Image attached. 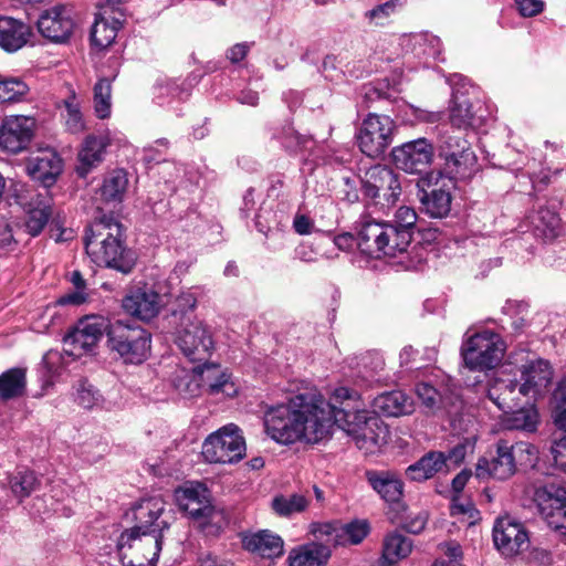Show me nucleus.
Returning <instances> with one entry per match:
<instances>
[{
    "instance_id": "obj_1",
    "label": "nucleus",
    "mask_w": 566,
    "mask_h": 566,
    "mask_svg": "<svg viewBox=\"0 0 566 566\" xmlns=\"http://www.w3.org/2000/svg\"><path fill=\"white\" fill-rule=\"evenodd\" d=\"M266 434L281 444L317 443L331 434L333 428L332 399L304 392L290 398L287 403L269 407L264 412Z\"/></svg>"
},
{
    "instance_id": "obj_2",
    "label": "nucleus",
    "mask_w": 566,
    "mask_h": 566,
    "mask_svg": "<svg viewBox=\"0 0 566 566\" xmlns=\"http://www.w3.org/2000/svg\"><path fill=\"white\" fill-rule=\"evenodd\" d=\"M333 426H338L366 454L377 452L388 440V427L365 409L360 395L347 387L335 388L331 395Z\"/></svg>"
},
{
    "instance_id": "obj_3",
    "label": "nucleus",
    "mask_w": 566,
    "mask_h": 566,
    "mask_svg": "<svg viewBox=\"0 0 566 566\" xmlns=\"http://www.w3.org/2000/svg\"><path fill=\"white\" fill-rule=\"evenodd\" d=\"M164 513L165 502L160 496L145 499L133 507L135 525L120 534L118 545L122 551L128 546L134 552L147 547L148 552L143 555L124 552V566H155L161 551V532L169 526Z\"/></svg>"
},
{
    "instance_id": "obj_4",
    "label": "nucleus",
    "mask_w": 566,
    "mask_h": 566,
    "mask_svg": "<svg viewBox=\"0 0 566 566\" xmlns=\"http://www.w3.org/2000/svg\"><path fill=\"white\" fill-rule=\"evenodd\" d=\"M416 222V211L406 206L396 211L391 222L364 220L360 227V251L371 258L381 254L396 256L407 251Z\"/></svg>"
},
{
    "instance_id": "obj_5",
    "label": "nucleus",
    "mask_w": 566,
    "mask_h": 566,
    "mask_svg": "<svg viewBox=\"0 0 566 566\" xmlns=\"http://www.w3.org/2000/svg\"><path fill=\"white\" fill-rule=\"evenodd\" d=\"M122 226L113 218L104 216L93 222L86 230L84 244L87 255L97 265L115 269L124 274L129 273L135 259L122 242Z\"/></svg>"
},
{
    "instance_id": "obj_6",
    "label": "nucleus",
    "mask_w": 566,
    "mask_h": 566,
    "mask_svg": "<svg viewBox=\"0 0 566 566\" xmlns=\"http://www.w3.org/2000/svg\"><path fill=\"white\" fill-rule=\"evenodd\" d=\"M537 455V448L530 442L520 441L510 444L506 440H499L495 457L491 460L480 459L476 463L475 474L481 479L492 476L497 480H506L516 472L517 464L533 465Z\"/></svg>"
},
{
    "instance_id": "obj_7",
    "label": "nucleus",
    "mask_w": 566,
    "mask_h": 566,
    "mask_svg": "<svg viewBox=\"0 0 566 566\" xmlns=\"http://www.w3.org/2000/svg\"><path fill=\"white\" fill-rule=\"evenodd\" d=\"M107 346L125 364L140 365L150 356L151 335L139 325L118 319L107 333Z\"/></svg>"
},
{
    "instance_id": "obj_8",
    "label": "nucleus",
    "mask_w": 566,
    "mask_h": 566,
    "mask_svg": "<svg viewBox=\"0 0 566 566\" xmlns=\"http://www.w3.org/2000/svg\"><path fill=\"white\" fill-rule=\"evenodd\" d=\"M179 509L200 528L219 531L227 524L222 510L211 503L210 493L202 483H191L176 492Z\"/></svg>"
},
{
    "instance_id": "obj_9",
    "label": "nucleus",
    "mask_w": 566,
    "mask_h": 566,
    "mask_svg": "<svg viewBox=\"0 0 566 566\" xmlns=\"http://www.w3.org/2000/svg\"><path fill=\"white\" fill-rule=\"evenodd\" d=\"M506 346L502 337L489 329L469 336L461 346L465 366L471 370L492 369L502 360Z\"/></svg>"
},
{
    "instance_id": "obj_10",
    "label": "nucleus",
    "mask_w": 566,
    "mask_h": 566,
    "mask_svg": "<svg viewBox=\"0 0 566 566\" xmlns=\"http://www.w3.org/2000/svg\"><path fill=\"white\" fill-rule=\"evenodd\" d=\"M202 455L210 463H234L245 455L241 429L229 423L211 433L202 444Z\"/></svg>"
},
{
    "instance_id": "obj_11",
    "label": "nucleus",
    "mask_w": 566,
    "mask_h": 566,
    "mask_svg": "<svg viewBox=\"0 0 566 566\" xmlns=\"http://www.w3.org/2000/svg\"><path fill=\"white\" fill-rule=\"evenodd\" d=\"M361 190L374 205L388 208L398 200L401 186L398 175L389 167L375 165L368 168L361 177Z\"/></svg>"
},
{
    "instance_id": "obj_12",
    "label": "nucleus",
    "mask_w": 566,
    "mask_h": 566,
    "mask_svg": "<svg viewBox=\"0 0 566 566\" xmlns=\"http://www.w3.org/2000/svg\"><path fill=\"white\" fill-rule=\"evenodd\" d=\"M112 327L113 323L102 315H87L81 318L75 328L64 337V352L73 357L92 352Z\"/></svg>"
},
{
    "instance_id": "obj_13",
    "label": "nucleus",
    "mask_w": 566,
    "mask_h": 566,
    "mask_svg": "<svg viewBox=\"0 0 566 566\" xmlns=\"http://www.w3.org/2000/svg\"><path fill=\"white\" fill-rule=\"evenodd\" d=\"M17 203L25 210L24 228L31 237L39 235L52 216V199L48 191L35 192L22 184L13 185Z\"/></svg>"
},
{
    "instance_id": "obj_14",
    "label": "nucleus",
    "mask_w": 566,
    "mask_h": 566,
    "mask_svg": "<svg viewBox=\"0 0 566 566\" xmlns=\"http://www.w3.org/2000/svg\"><path fill=\"white\" fill-rule=\"evenodd\" d=\"M395 123L387 115L369 114L361 123L357 143L361 153L376 158L392 143Z\"/></svg>"
},
{
    "instance_id": "obj_15",
    "label": "nucleus",
    "mask_w": 566,
    "mask_h": 566,
    "mask_svg": "<svg viewBox=\"0 0 566 566\" xmlns=\"http://www.w3.org/2000/svg\"><path fill=\"white\" fill-rule=\"evenodd\" d=\"M176 343L191 361H205L214 348L209 326L198 319H188L177 332Z\"/></svg>"
},
{
    "instance_id": "obj_16",
    "label": "nucleus",
    "mask_w": 566,
    "mask_h": 566,
    "mask_svg": "<svg viewBox=\"0 0 566 566\" xmlns=\"http://www.w3.org/2000/svg\"><path fill=\"white\" fill-rule=\"evenodd\" d=\"M534 502L548 526L566 533V490L555 484L538 486L534 492Z\"/></svg>"
},
{
    "instance_id": "obj_17",
    "label": "nucleus",
    "mask_w": 566,
    "mask_h": 566,
    "mask_svg": "<svg viewBox=\"0 0 566 566\" xmlns=\"http://www.w3.org/2000/svg\"><path fill=\"white\" fill-rule=\"evenodd\" d=\"M493 543L502 556L510 558L528 548L530 537L522 523L511 516H501L493 526Z\"/></svg>"
},
{
    "instance_id": "obj_18",
    "label": "nucleus",
    "mask_w": 566,
    "mask_h": 566,
    "mask_svg": "<svg viewBox=\"0 0 566 566\" xmlns=\"http://www.w3.org/2000/svg\"><path fill=\"white\" fill-rule=\"evenodd\" d=\"M35 128V119L15 115L7 117L0 128V148L12 154L20 153L30 144Z\"/></svg>"
},
{
    "instance_id": "obj_19",
    "label": "nucleus",
    "mask_w": 566,
    "mask_h": 566,
    "mask_svg": "<svg viewBox=\"0 0 566 566\" xmlns=\"http://www.w3.org/2000/svg\"><path fill=\"white\" fill-rule=\"evenodd\" d=\"M396 166L407 172H422L431 164L433 147L426 138L405 143L392 149Z\"/></svg>"
},
{
    "instance_id": "obj_20",
    "label": "nucleus",
    "mask_w": 566,
    "mask_h": 566,
    "mask_svg": "<svg viewBox=\"0 0 566 566\" xmlns=\"http://www.w3.org/2000/svg\"><path fill=\"white\" fill-rule=\"evenodd\" d=\"M38 30L52 42H65L74 30L72 9L56 4L45 10L38 20Z\"/></svg>"
},
{
    "instance_id": "obj_21",
    "label": "nucleus",
    "mask_w": 566,
    "mask_h": 566,
    "mask_svg": "<svg viewBox=\"0 0 566 566\" xmlns=\"http://www.w3.org/2000/svg\"><path fill=\"white\" fill-rule=\"evenodd\" d=\"M474 88L472 85L467 87L462 84L461 87H454L452 99L449 107V120L453 127L459 129H467L473 127L478 123L476 104L479 101L472 96Z\"/></svg>"
},
{
    "instance_id": "obj_22",
    "label": "nucleus",
    "mask_w": 566,
    "mask_h": 566,
    "mask_svg": "<svg viewBox=\"0 0 566 566\" xmlns=\"http://www.w3.org/2000/svg\"><path fill=\"white\" fill-rule=\"evenodd\" d=\"M553 379V369L548 361L537 359L523 366L522 380L523 384L518 387V392L522 396L538 398L543 396Z\"/></svg>"
},
{
    "instance_id": "obj_23",
    "label": "nucleus",
    "mask_w": 566,
    "mask_h": 566,
    "mask_svg": "<svg viewBox=\"0 0 566 566\" xmlns=\"http://www.w3.org/2000/svg\"><path fill=\"white\" fill-rule=\"evenodd\" d=\"M27 171L33 180L48 188L61 174L62 160L54 150L43 149L28 159Z\"/></svg>"
},
{
    "instance_id": "obj_24",
    "label": "nucleus",
    "mask_w": 566,
    "mask_h": 566,
    "mask_svg": "<svg viewBox=\"0 0 566 566\" xmlns=\"http://www.w3.org/2000/svg\"><path fill=\"white\" fill-rule=\"evenodd\" d=\"M123 308L126 313L142 321L155 317L160 308V296L151 289H136L123 298Z\"/></svg>"
},
{
    "instance_id": "obj_25",
    "label": "nucleus",
    "mask_w": 566,
    "mask_h": 566,
    "mask_svg": "<svg viewBox=\"0 0 566 566\" xmlns=\"http://www.w3.org/2000/svg\"><path fill=\"white\" fill-rule=\"evenodd\" d=\"M64 96L57 103L61 120L69 133L81 134L86 130L82 98L70 84L64 86Z\"/></svg>"
},
{
    "instance_id": "obj_26",
    "label": "nucleus",
    "mask_w": 566,
    "mask_h": 566,
    "mask_svg": "<svg viewBox=\"0 0 566 566\" xmlns=\"http://www.w3.org/2000/svg\"><path fill=\"white\" fill-rule=\"evenodd\" d=\"M242 545L248 552L262 558H276L283 554V539L269 530H262L242 535Z\"/></svg>"
},
{
    "instance_id": "obj_27",
    "label": "nucleus",
    "mask_w": 566,
    "mask_h": 566,
    "mask_svg": "<svg viewBox=\"0 0 566 566\" xmlns=\"http://www.w3.org/2000/svg\"><path fill=\"white\" fill-rule=\"evenodd\" d=\"M202 390H207L210 395L222 394L227 397H233L238 389L231 380V376L221 368L220 365L209 363L197 366Z\"/></svg>"
},
{
    "instance_id": "obj_28",
    "label": "nucleus",
    "mask_w": 566,
    "mask_h": 566,
    "mask_svg": "<svg viewBox=\"0 0 566 566\" xmlns=\"http://www.w3.org/2000/svg\"><path fill=\"white\" fill-rule=\"evenodd\" d=\"M109 12L107 8L99 9L92 27L91 41L98 49H105L114 42L117 31L124 22L122 13L117 12V15H112Z\"/></svg>"
},
{
    "instance_id": "obj_29",
    "label": "nucleus",
    "mask_w": 566,
    "mask_h": 566,
    "mask_svg": "<svg viewBox=\"0 0 566 566\" xmlns=\"http://www.w3.org/2000/svg\"><path fill=\"white\" fill-rule=\"evenodd\" d=\"M396 41L401 52L417 57H437L441 52L440 39L428 32L401 34Z\"/></svg>"
},
{
    "instance_id": "obj_30",
    "label": "nucleus",
    "mask_w": 566,
    "mask_h": 566,
    "mask_svg": "<svg viewBox=\"0 0 566 566\" xmlns=\"http://www.w3.org/2000/svg\"><path fill=\"white\" fill-rule=\"evenodd\" d=\"M32 34L30 25L12 17H0V46L8 52L23 48Z\"/></svg>"
},
{
    "instance_id": "obj_31",
    "label": "nucleus",
    "mask_w": 566,
    "mask_h": 566,
    "mask_svg": "<svg viewBox=\"0 0 566 566\" xmlns=\"http://www.w3.org/2000/svg\"><path fill=\"white\" fill-rule=\"evenodd\" d=\"M518 385L515 379L509 376H500L493 379L488 389V396L499 409L505 411L513 409L522 396L518 392Z\"/></svg>"
},
{
    "instance_id": "obj_32",
    "label": "nucleus",
    "mask_w": 566,
    "mask_h": 566,
    "mask_svg": "<svg viewBox=\"0 0 566 566\" xmlns=\"http://www.w3.org/2000/svg\"><path fill=\"white\" fill-rule=\"evenodd\" d=\"M367 480L380 497L388 503H397L403 494V483L392 472L368 471Z\"/></svg>"
},
{
    "instance_id": "obj_33",
    "label": "nucleus",
    "mask_w": 566,
    "mask_h": 566,
    "mask_svg": "<svg viewBox=\"0 0 566 566\" xmlns=\"http://www.w3.org/2000/svg\"><path fill=\"white\" fill-rule=\"evenodd\" d=\"M374 412L388 417H399L411 413L415 409L413 400L401 390L384 392L373 400Z\"/></svg>"
},
{
    "instance_id": "obj_34",
    "label": "nucleus",
    "mask_w": 566,
    "mask_h": 566,
    "mask_svg": "<svg viewBox=\"0 0 566 566\" xmlns=\"http://www.w3.org/2000/svg\"><path fill=\"white\" fill-rule=\"evenodd\" d=\"M460 148L458 155L442 159L443 171L450 179L470 178L476 168V156L470 143H463Z\"/></svg>"
},
{
    "instance_id": "obj_35",
    "label": "nucleus",
    "mask_w": 566,
    "mask_h": 566,
    "mask_svg": "<svg viewBox=\"0 0 566 566\" xmlns=\"http://www.w3.org/2000/svg\"><path fill=\"white\" fill-rule=\"evenodd\" d=\"M331 557V549L321 543H308L293 548L287 557L289 566H324Z\"/></svg>"
},
{
    "instance_id": "obj_36",
    "label": "nucleus",
    "mask_w": 566,
    "mask_h": 566,
    "mask_svg": "<svg viewBox=\"0 0 566 566\" xmlns=\"http://www.w3.org/2000/svg\"><path fill=\"white\" fill-rule=\"evenodd\" d=\"M107 142L104 137L87 136L78 151L77 174L85 177L90 170L102 163Z\"/></svg>"
},
{
    "instance_id": "obj_37",
    "label": "nucleus",
    "mask_w": 566,
    "mask_h": 566,
    "mask_svg": "<svg viewBox=\"0 0 566 566\" xmlns=\"http://www.w3.org/2000/svg\"><path fill=\"white\" fill-rule=\"evenodd\" d=\"M446 465L447 458L442 452H429L409 465L406 469V475L411 481L422 482L441 472Z\"/></svg>"
},
{
    "instance_id": "obj_38",
    "label": "nucleus",
    "mask_w": 566,
    "mask_h": 566,
    "mask_svg": "<svg viewBox=\"0 0 566 566\" xmlns=\"http://www.w3.org/2000/svg\"><path fill=\"white\" fill-rule=\"evenodd\" d=\"M528 219L535 237H539L543 240H553L560 233V219L548 207H539Z\"/></svg>"
},
{
    "instance_id": "obj_39",
    "label": "nucleus",
    "mask_w": 566,
    "mask_h": 566,
    "mask_svg": "<svg viewBox=\"0 0 566 566\" xmlns=\"http://www.w3.org/2000/svg\"><path fill=\"white\" fill-rule=\"evenodd\" d=\"M501 416L500 424L506 430H522L533 432L536 430L539 418L533 406L523 407L515 411L505 410Z\"/></svg>"
},
{
    "instance_id": "obj_40",
    "label": "nucleus",
    "mask_w": 566,
    "mask_h": 566,
    "mask_svg": "<svg viewBox=\"0 0 566 566\" xmlns=\"http://www.w3.org/2000/svg\"><path fill=\"white\" fill-rule=\"evenodd\" d=\"M411 551L412 541L398 532H392L384 538L381 555L382 565H394L408 557Z\"/></svg>"
},
{
    "instance_id": "obj_41",
    "label": "nucleus",
    "mask_w": 566,
    "mask_h": 566,
    "mask_svg": "<svg viewBox=\"0 0 566 566\" xmlns=\"http://www.w3.org/2000/svg\"><path fill=\"white\" fill-rule=\"evenodd\" d=\"M27 387L25 369L11 368L0 375V398L13 399L24 394Z\"/></svg>"
},
{
    "instance_id": "obj_42",
    "label": "nucleus",
    "mask_w": 566,
    "mask_h": 566,
    "mask_svg": "<svg viewBox=\"0 0 566 566\" xmlns=\"http://www.w3.org/2000/svg\"><path fill=\"white\" fill-rule=\"evenodd\" d=\"M368 534V524L364 521H355L328 533L329 542L335 545L359 544Z\"/></svg>"
},
{
    "instance_id": "obj_43",
    "label": "nucleus",
    "mask_w": 566,
    "mask_h": 566,
    "mask_svg": "<svg viewBox=\"0 0 566 566\" xmlns=\"http://www.w3.org/2000/svg\"><path fill=\"white\" fill-rule=\"evenodd\" d=\"M423 210L432 218L446 217L451 208V195L443 189H432L423 192L420 198Z\"/></svg>"
},
{
    "instance_id": "obj_44",
    "label": "nucleus",
    "mask_w": 566,
    "mask_h": 566,
    "mask_svg": "<svg viewBox=\"0 0 566 566\" xmlns=\"http://www.w3.org/2000/svg\"><path fill=\"white\" fill-rule=\"evenodd\" d=\"M308 506V500L301 494L276 495L271 502L274 513L281 517H290L304 512Z\"/></svg>"
},
{
    "instance_id": "obj_45",
    "label": "nucleus",
    "mask_w": 566,
    "mask_h": 566,
    "mask_svg": "<svg viewBox=\"0 0 566 566\" xmlns=\"http://www.w3.org/2000/svg\"><path fill=\"white\" fill-rule=\"evenodd\" d=\"M128 179L123 170H113L105 178L101 188L102 197L106 201H122L126 191Z\"/></svg>"
},
{
    "instance_id": "obj_46",
    "label": "nucleus",
    "mask_w": 566,
    "mask_h": 566,
    "mask_svg": "<svg viewBox=\"0 0 566 566\" xmlns=\"http://www.w3.org/2000/svg\"><path fill=\"white\" fill-rule=\"evenodd\" d=\"M28 92V84L20 77L0 78V104L20 102Z\"/></svg>"
},
{
    "instance_id": "obj_47",
    "label": "nucleus",
    "mask_w": 566,
    "mask_h": 566,
    "mask_svg": "<svg viewBox=\"0 0 566 566\" xmlns=\"http://www.w3.org/2000/svg\"><path fill=\"white\" fill-rule=\"evenodd\" d=\"M9 484L13 495L21 502L38 489L40 481L32 471H19L10 479Z\"/></svg>"
},
{
    "instance_id": "obj_48",
    "label": "nucleus",
    "mask_w": 566,
    "mask_h": 566,
    "mask_svg": "<svg viewBox=\"0 0 566 566\" xmlns=\"http://www.w3.org/2000/svg\"><path fill=\"white\" fill-rule=\"evenodd\" d=\"M111 97V82L106 78L99 80L94 86V112L98 118L105 119L109 117L112 109Z\"/></svg>"
},
{
    "instance_id": "obj_49",
    "label": "nucleus",
    "mask_w": 566,
    "mask_h": 566,
    "mask_svg": "<svg viewBox=\"0 0 566 566\" xmlns=\"http://www.w3.org/2000/svg\"><path fill=\"white\" fill-rule=\"evenodd\" d=\"M463 143H469L461 132L446 130L438 138V156L441 159L455 156L461 153Z\"/></svg>"
},
{
    "instance_id": "obj_50",
    "label": "nucleus",
    "mask_w": 566,
    "mask_h": 566,
    "mask_svg": "<svg viewBox=\"0 0 566 566\" xmlns=\"http://www.w3.org/2000/svg\"><path fill=\"white\" fill-rule=\"evenodd\" d=\"M174 386L178 395L184 399H191L199 396L202 391L201 382L196 368L192 373H182L176 377Z\"/></svg>"
},
{
    "instance_id": "obj_51",
    "label": "nucleus",
    "mask_w": 566,
    "mask_h": 566,
    "mask_svg": "<svg viewBox=\"0 0 566 566\" xmlns=\"http://www.w3.org/2000/svg\"><path fill=\"white\" fill-rule=\"evenodd\" d=\"M415 392L428 412H436L439 408L446 406L444 398L440 391L428 382L417 384Z\"/></svg>"
},
{
    "instance_id": "obj_52",
    "label": "nucleus",
    "mask_w": 566,
    "mask_h": 566,
    "mask_svg": "<svg viewBox=\"0 0 566 566\" xmlns=\"http://www.w3.org/2000/svg\"><path fill=\"white\" fill-rule=\"evenodd\" d=\"M70 282L73 284L75 291L61 296L57 301L61 305L72 304L80 305L87 300L86 282L80 271H73L70 274Z\"/></svg>"
},
{
    "instance_id": "obj_53",
    "label": "nucleus",
    "mask_w": 566,
    "mask_h": 566,
    "mask_svg": "<svg viewBox=\"0 0 566 566\" xmlns=\"http://www.w3.org/2000/svg\"><path fill=\"white\" fill-rule=\"evenodd\" d=\"M102 396L95 387L86 381H80L76 388L75 401L85 409L97 407L102 402Z\"/></svg>"
},
{
    "instance_id": "obj_54",
    "label": "nucleus",
    "mask_w": 566,
    "mask_h": 566,
    "mask_svg": "<svg viewBox=\"0 0 566 566\" xmlns=\"http://www.w3.org/2000/svg\"><path fill=\"white\" fill-rule=\"evenodd\" d=\"M397 3L387 1L366 12V17L376 25H384L388 18L396 11Z\"/></svg>"
},
{
    "instance_id": "obj_55",
    "label": "nucleus",
    "mask_w": 566,
    "mask_h": 566,
    "mask_svg": "<svg viewBox=\"0 0 566 566\" xmlns=\"http://www.w3.org/2000/svg\"><path fill=\"white\" fill-rule=\"evenodd\" d=\"M361 95L366 107H369V104L377 99L389 97V93L386 91V86L381 82L364 85L361 88Z\"/></svg>"
},
{
    "instance_id": "obj_56",
    "label": "nucleus",
    "mask_w": 566,
    "mask_h": 566,
    "mask_svg": "<svg viewBox=\"0 0 566 566\" xmlns=\"http://www.w3.org/2000/svg\"><path fill=\"white\" fill-rule=\"evenodd\" d=\"M515 4L520 14L524 18L535 17L545 8L542 0H515Z\"/></svg>"
},
{
    "instance_id": "obj_57",
    "label": "nucleus",
    "mask_w": 566,
    "mask_h": 566,
    "mask_svg": "<svg viewBox=\"0 0 566 566\" xmlns=\"http://www.w3.org/2000/svg\"><path fill=\"white\" fill-rule=\"evenodd\" d=\"M428 522V514L424 511L418 512L415 515L410 514L405 518L403 527L407 532L419 534L426 527Z\"/></svg>"
},
{
    "instance_id": "obj_58",
    "label": "nucleus",
    "mask_w": 566,
    "mask_h": 566,
    "mask_svg": "<svg viewBox=\"0 0 566 566\" xmlns=\"http://www.w3.org/2000/svg\"><path fill=\"white\" fill-rule=\"evenodd\" d=\"M311 140L298 135L293 128H287L282 140L283 146L289 150L305 148Z\"/></svg>"
},
{
    "instance_id": "obj_59",
    "label": "nucleus",
    "mask_w": 566,
    "mask_h": 566,
    "mask_svg": "<svg viewBox=\"0 0 566 566\" xmlns=\"http://www.w3.org/2000/svg\"><path fill=\"white\" fill-rule=\"evenodd\" d=\"M551 451L555 464L566 473V433L554 441Z\"/></svg>"
},
{
    "instance_id": "obj_60",
    "label": "nucleus",
    "mask_w": 566,
    "mask_h": 566,
    "mask_svg": "<svg viewBox=\"0 0 566 566\" xmlns=\"http://www.w3.org/2000/svg\"><path fill=\"white\" fill-rule=\"evenodd\" d=\"M553 420L562 430L566 431V398L553 396Z\"/></svg>"
},
{
    "instance_id": "obj_61",
    "label": "nucleus",
    "mask_w": 566,
    "mask_h": 566,
    "mask_svg": "<svg viewBox=\"0 0 566 566\" xmlns=\"http://www.w3.org/2000/svg\"><path fill=\"white\" fill-rule=\"evenodd\" d=\"M360 231L358 232V239L350 233H342L333 239V243L338 250L350 251L355 245L359 249Z\"/></svg>"
},
{
    "instance_id": "obj_62",
    "label": "nucleus",
    "mask_w": 566,
    "mask_h": 566,
    "mask_svg": "<svg viewBox=\"0 0 566 566\" xmlns=\"http://www.w3.org/2000/svg\"><path fill=\"white\" fill-rule=\"evenodd\" d=\"M293 228L297 234H311L314 230V222L308 216L297 213L293 220Z\"/></svg>"
},
{
    "instance_id": "obj_63",
    "label": "nucleus",
    "mask_w": 566,
    "mask_h": 566,
    "mask_svg": "<svg viewBox=\"0 0 566 566\" xmlns=\"http://www.w3.org/2000/svg\"><path fill=\"white\" fill-rule=\"evenodd\" d=\"M168 148V142L167 139H158L154 143V145H150L149 147L145 148V158L148 160V161H153V160H160V158H157L156 154L154 153H158V155H160L164 150H166Z\"/></svg>"
},
{
    "instance_id": "obj_64",
    "label": "nucleus",
    "mask_w": 566,
    "mask_h": 566,
    "mask_svg": "<svg viewBox=\"0 0 566 566\" xmlns=\"http://www.w3.org/2000/svg\"><path fill=\"white\" fill-rule=\"evenodd\" d=\"M265 214H270V212L261 208V210L255 216V227L262 233H266L273 228L274 224H276V222L270 220Z\"/></svg>"
}]
</instances>
